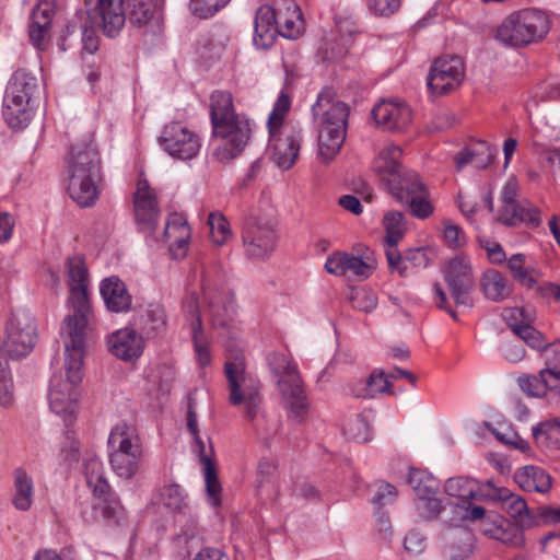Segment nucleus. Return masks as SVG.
<instances>
[{"mask_svg": "<svg viewBox=\"0 0 560 560\" xmlns=\"http://www.w3.org/2000/svg\"><path fill=\"white\" fill-rule=\"evenodd\" d=\"M69 304L72 313L65 319L61 334L65 342L66 378L52 376L49 406L67 427L74 422L79 402V384L83 378L85 336L92 307L89 296V271L84 258L79 255L67 260Z\"/></svg>", "mask_w": 560, "mask_h": 560, "instance_id": "1", "label": "nucleus"}, {"mask_svg": "<svg viewBox=\"0 0 560 560\" xmlns=\"http://www.w3.org/2000/svg\"><path fill=\"white\" fill-rule=\"evenodd\" d=\"M86 12H78L62 30L59 48L67 49V39L81 34L82 49L94 54L98 49V36L92 24L100 26L107 37H116L125 26L127 14L129 22L144 26L152 22L156 13L158 0H88Z\"/></svg>", "mask_w": 560, "mask_h": 560, "instance_id": "2", "label": "nucleus"}, {"mask_svg": "<svg viewBox=\"0 0 560 560\" xmlns=\"http://www.w3.org/2000/svg\"><path fill=\"white\" fill-rule=\"evenodd\" d=\"M210 102L213 135L222 139L213 156L220 163H229L247 145L252 133L250 122L245 115L235 112L231 93L214 91Z\"/></svg>", "mask_w": 560, "mask_h": 560, "instance_id": "3", "label": "nucleus"}, {"mask_svg": "<svg viewBox=\"0 0 560 560\" xmlns=\"http://www.w3.org/2000/svg\"><path fill=\"white\" fill-rule=\"evenodd\" d=\"M313 116L319 124L318 159L329 164L339 153L347 136L349 107L335 100L330 91L319 93L312 106Z\"/></svg>", "mask_w": 560, "mask_h": 560, "instance_id": "4", "label": "nucleus"}, {"mask_svg": "<svg viewBox=\"0 0 560 560\" xmlns=\"http://www.w3.org/2000/svg\"><path fill=\"white\" fill-rule=\"evenodd\" d=\"M224 374L229 385V402L232 406H245V415L254 419L261 402V384L257 377L246 372L243 352L228 347Z\"/></svg>", "mask_w": 560, "mask_h": 560, "instance_id": "5", "label": "nucleus"}, {"mask_svg": "<svg viewBox=\"0 0 560 560\" xmlns=\"http://www.w3.org/2000/svg\"><path fill=\"white\" fill-rule=\"evenodd\" d=\"M109 463L114 472L130 480L137 476L143 463V447L136 429L125 422L118 423L108 438Z\"/></svg>", "mask_w": 560, "mask_h": 560, "instance_id": "6", "label": "nucleus"}, {"mask_svg": "<svg viewBox=\"0 0 560 560\" xmlns=\"http://www.w3.org/2000/svg\"><path fill=\"white\" fill-rule=\"evenodd\" d=\"M549 31L547 16L538 10H522L505 18L495 39L506 47H524L544 38Z\"/></svg>", "mask_w": 560, "mask_h": 560, "instance_id": "7", "label": "nucleus"}, {"mask_svg": "<svg viewBox=\"0 0 560 560\" xmlns=\"http://www.w3.org/2000/svg\"><path fill=\"white\" fill-rule=\"evenodd\" d=\"M282 409L293 430L304 425L311 412V399L298 363L282 353Z\"/></svg>", "mask_w": 560, "mask_h": 560, "instance_id": "8", "label": "nucleus"}, {"mask_svg": "<svg viewBox=\"0 0 560 560\" xmlns=\"http://www.w3.org/2000/svg\"><path fill=\"white\" fill-rule=\"evenodd\" d=\"M37 338V329L31 313L18 310L11 313L5 324V335L0 352L11 359H21L31 353Z\"/></svg>", "mask_w": 560, "mask_h": 560, "instance_id": "9", "label": "nucleus"}, {"mask_svg": "<svg viewBox=\"0 0 560 560\" xmlns=\"http://www.w3.org/2000/svg\"><path fill=\"white\" fill-rule=\"evenodd\" d=\"M443 273L455 304L472 307L471 293L475 290V278L469 260L465 257H454L447 261Z\"/></svg>", "mask_w": 560, "mask_h": 560, "instance_id": "10", "label": "nucleus"}, {"mask_svg": "<svg viewBox=\"0 0 560 560\" xmlns=\"http://www.w3.org/2000/svg\"><path fill=\"white\" fill-rule=\"evenodd\" d=\"M159 141L165 152L182 161L196 158L201 148L199 136L178 121L165 125Z\"/></svg>", "mask_w": 560, "mask_h": 560, "instance_id": "11", "label": "nucleus"}, {"mask_svg": "<svg viewBox=\"0 0 560 560\" xmlns=\"http://www.w3.org/2000/svg\"><path fill=\"white\" fill-rule=\"evenodd\" d=\"M464 74V62L459 56L439 57L431 66L428 88L432 93L446 94L460 84Z\"/></svg>", "mask_w": 560, "mask_h": 560, "instance_id": "12", "label": "nucleus"}, {"mask_svg": "<svg viewBox=\"0 0 560 560\" xmlns=\"http://www.w3.org/2000/svg\"><path fill=\"white\" fill-rule=\"evenodd\" d=\"M135 218L139 229L152 233L159 222L160 209L155 191L145 179H139L133 194Z\"/></svg>", "mask_w": 560, "mask_h": 560, "instance_id": "13", "label": "nucleus"}, {"mask_svg": "<svg viewBox=\"0 0 560 560\" xmlns=\"http://www.w3.org/2000/svg\"><path fill=\"white\" fill-rule=\"evenodd\" d=\"M67 174L68 176L102 177L100 153L93 141L71 147Z\"/></svg>", "mask_w": 560, "mask_h": 560, "instance_id": "14", "label": "nucleus"}, {"mask_svg": "<svg viewBox=\"0 0 560 560\" xmlns=\"http://www.w3.org/2000/svg\"><path fill=\"white\" fill-rule=\"evenodd\" d=\"M55 14L54 0H39L30 14L28 37L37 50H45L49 44Z\"/></svg>", "mask_w": 560, "mask_h": 560, "instance_id": "15", "label": "nucleus"}, {"mask_svg": "<svg viewBox=\"0 0 560 560\" xmlns=\"http://www.w3.org/2000/svg\"><path fill=\"white\" fill-rule=\"evenodd\" d=\"M276 232L271 226L245 224L242 233L246 255L250 258L265 259L276 248Z\"/></svg>", "mask_w": 560, "mask_h": 560, "instance_id": "16", "label": "nucleus"}, {"mask_svg": "<svg viewBox=\"0 0 560 560\" xmlns=\"http://www.w3.org/2000/svg\"><path fill=\"white\" fill-rule=\"evenodd\" d=\"M371 115L375 124L386 131H404L412 120L411 109L407 104L388 101L376 104Z\"/></svg>", "mask_w": 560, "mask_h": 560, "instance_id": "17", "label": "nucleus"}, {"mask_svg": "<svg viewBox=\"0 0 560 560\" xmlns=\"http://www.w3.org/2000/svg\"><path fill=\"white\" fill-rule=\"evenodd\" d=\"M431 249L416 247L407 249L404 255L396 248L386 250V259L392 272L397 271L400 277H408L413 270L424 269L430 264Z\"/></svg>", "mask_w": 560, "mask_h": 560, "instance_id": "18", "label": "nucleus"}, {"mask_svg": "<svg viewBox=\"0 0 560 560\" xmlns=\"http://www.w3.org/2000/svg\"><path fill=\"white\" fill-rule=\"evenodd\" d=\"M210 320L215 328H229L235 314L234 298L229 290H203Z\"/></svg>", "mask_w": 560, "mask_h": 560, "instance_id": "19", "label": "nucleus"}, {"mask_svg": "<svg viewBox=\"0 0 560 560\" xmlns=\"http://www.w3.org/2000/svg\"><path fill=\"white\" fill-rule=\"evenodd\" d=\"M31 100L32 96L24 91H14L11 94L10 83H8L3 97V117L12 129H22L31 121Z\"/></svg>", "mask_w": 560, "mask_h": 560, "instance_id": "20", "label": "nucleus"}, {"mask_svg": "<svg viewBox=\"0 0 560 560\" xmlns=\"http://www.w3.org/2000/svg\"><path fill=\"white\" fill-rule=\"evenodd\" d=\"M280 35L276 9L264 4L259 7L254 21V45L260 49H269Z\"/></svg>", "mask_w": 560, "mask_h": 560, "instance_id": "21", "label": "nucleus"}, {"mask_svg": "<svg viewBox=\"0 0 560 560\" xmlns=\"http://www.w3.org/2000/svg\"><path fill=\"white\" fill-rule=\"evenodd\" d=\"M194 436V443L196 446V452L198 453L200 463L202 465L205 483H206V492H207V501L213 506L218 508L221 505V494H222V486L218 477V471L215 464L211 459V454L213 453L212 446L207 451L205 441L201 440L199 433Z\"/></svg>", "mask_w": 560, "mask_h": 560, "instance_id": "22", "label": "nucleus"}, {"mask_svg": "<svg viewBox=\"0 0 560 560\" xmlns=\"http://www.w3.org/2000/svg\"><path fill=\"white\" fill-rule=\"evenodd\" d=\"M190 235V228L183 214L175 212L168 215L163 237L173 257L180 258L186 255Z\"/></svg>", "mask_w": 560, "mask_h": 560, "instance_id": "23", "label": "nucleus"}, {"mask_svg": "<svg viewBox=\"0 0 560 560\" xmlns=\"http://www.w3.org/2000/svg\"><path fill=\"white\" fill-rule=\"evenodd\" d=\"M100 293L105 306L113 313H126L131 307L132 298L125 282L117 276L103 279Z\"/></svg>", "mask_w": 560, "mask_h": 560, "instance_id": "24", "label": "nucleus"}, {"mask_svg": "<svg viewBox=\"0 0 560 560\" xmlns=\"http://www.w3.org/2000/svg\"><path fill=\"white\" fill-rule=\"evenodd\" d=\"M108 347L115 357L124 361H132L142 354L144 341L137 331L125 328L109 337Z\"/></svg>", "mask_w": 560, "mask_h": 560, "instance_id": "25", "label": "nucleus"}, {"mask_svg": "<svg viewBox=\"0 0 560 560\" xmlns=\"http://www.w3.org/2000/svg\"><path fill=\"white\" fill-rule=\"evenodd\" d=\"M102 177L67 176V191L80 207H92L100 197Z\"/></svg>", "mask_w": 560, "mask_h": 560, "instance_id": "26", "label": "nucleus"}, {"mask_svg": "<svg viewBox=\"0 0 560 560\" xmlns=\"http://www.w3.org/2000/svg\"><path fill=\"white\" fill-rule=\"evenodd\" d=\"M402 151L397 145L384 148L373 163L374 171L387 187L406 168L400 163Z\"/></svg>", "mask_w": 560, "mask_h": 560, "instance_id": "27", "label": "nucleus"}, {"mask_svg": "<svg viewBox=\"0 0 560 560\" xmlns=\"http://www.w3.org/2000/svg\"><path fill=\"white\" fill-rule=\"evenodd\" d=\"M483 296L492 302H502L513 293V285L499 270L489 268L479 279Z\"/></svg>", "mask_w": 560, "mask_h": 560, "instance_id": "28", "label": "nucleus"}, {"mask_svg": "<svg viewBox=\"0 0 560 560\" xmlns=\"http://www.w3.org/2000/svg\"><path fill=\"white\" fill-rule=\"evenodd\" d=\"M498 221L508 226L526 223L532 228H537L541 223L540 211L537 208H525L518 202L502 203L499 210Z\"/></svg>", "mask_w": 560, "mask_h": 560, "instance_id": "29", "label": "nucleus"}, {"mask_svg": "<svg viewBox=\"0 0 560 560\" xmlns=\"http://www.w3.org/2000/svg\"><path fill=\"white\" fill-rule=\"evenodd\" d=\"M497 498L502 502L506 513L522 527H532L535 524V516L522 497L512 493L506 488H501L497 490Z\"/></svg>", "mask_w": 560, "mask_h": 560, "instance_id": "30", "label": "nucleus"}, {"mask_svg": "<svg viewBox=\"0 0 560 560\" xmlns=\"http://www.w3.org/2000/svg\"><path fill=\"white\" fill-rule=\"evenodd\" d=\"M386 188L401 203L428 190L420 176L411 170H405Z\"/></svg>", "mask_w": 560, "mask_h": 560, "instance_id": "31", "label": "nucleus"}, {"mask_svg": "<svg viewBox=\"0 0 560 560\" xmlns=\"http://www.w3.org/2000/svg\"><path fill=\"white\" fill-rule=\"evenodd\" d=\"M93 495L101 500L103 504V516L106 518H116L122 511V505L118 497L112 491L110 486L103 475V478H94L86 482Z\"/></svg>", "mask_w": 560, "mask_h": 560, "instance_id": "32", "label": "nucleus"}, {"mask_svg": "<svg viewBox=\"0 0 560 560\" xmlns=\"http://www.w3.org/2000/svg\"><path fill=\"white\" fill-rule=\"evenodd\" d=\"M515 482L525 491L545 493L551 488V477L537 466H524L514 474Z\"/></svg>", "mask_w": 560, "mask_h": 560, "instance_id": "33", "label": "nucleus"}, {"mask_svg": "<svg viewBox=\"0 0 560 560\" xmlns=\"http://www.w3.org/2000/svg\"><path fill=\"white\" fill-rule=\"evenodd\" d=\"M166 314L161 304L151 303L138 319V327L148 338L158 337L166 331Z\"/></svg>", "mask_w": 560, "mask_h": 560, "instance_id": "34", "label": "nucleus"}, {"mask_svg": "<svg viewBox=\"0 0 560 560\" xmlns=\"http://www.w3.org/2000/svg\"><path fill=\"white\" fill-rule=\"evenodd\" d=\"M520 388L532 397H544L548 392L560 394V385L552 382L542 370L537 375L523 374L517 378Z\"/></svg>", "mask_w": 560, "mask_h": 560, "instance_id": "35", "label": "nucleus"}, {"mask_svg": "<svg viewBox=\"0 0 560 560\" xmlns=\"http://www.w3.org/2000/svg\"><path fill=\"white\" fill-rule=\"evenodd\" d=\"M159 502L176 515H186L190 510L185 490L177 483L165 485L159 490Z\"/></svg>", "mask_w": 560, "mask_h": 560, "instance_id": "36", "label": "nucleus"}, {"mask_svg": "<svg viewBox=\"0 0 560 560\" xmlns=\"http://www.w3.org/2000/svg\"><path fill=\"white\" fill-rule=\"evenodd\" d=\"M285 16L282 23V38L298 39L305 32V21L300 7L293 0H282Z\"/></svg>", "mask_w": 560, "mask_h": 560, "instance_id": "37", "label": "nucleus"}, {"mask_svg": "<svg viewBox=\"0 0 560 560\" xmlns=\"http://www.w3.org/2000/svg\"><path fill=\"white\" fill-rule=\"evenodd\" d=\"M407 483L418 499L436 495L440 488L439 480L431 472L420 468H410Z\"/></svg>", "mask_w": 560, "mask_h": 560, "instance_id": "38", "label": "nucleus"}, {"mask_svg": "<svg viewBox=\"0 0 560 560\" xmlns=\"http://www.w3.org/2000/svg\"><path fill=\"white\" fill-rule=\"evenodd\" d=\"M34 485L32 478L23 470L14 471L13 505L20 511L30 510L33 503Z\"/></svg>", "mask_w": 560, "mask_h": 560, "instance_id": "39", "label": "nucleus"}, {"mask_svg": "<svg viewBox=\"0 0 560 560\" xmlns=\"http://www.w3.org/2000/svg\"><path fill=\"white\" fill-rule=\"evenodd\" d=\"M485 425L503 445L523 453H527L530 450L528 442L522 439L511 424L504 422H497L495 424L486 422Z\"/></svg>", "mask_w": 560, "mask_h": 560, "instance_id": "40", "label": "nucleus"}, {"mask_svg": "<svg viewBox=\"0 0 560 560\" xmlns=\"http://www.w3.org/2000/svg\"><path fill=\"white\" fill-rule=\"evenodd\" d=\"M478 489V482L468 477L448 478L444 485V491L446 494L462 499L465 502H469L477 498Z\"/></svg>", "mask_w": 560, "mask_h": 560, "instance_id": "41", "label": "nucleus"}, {"mask_svg": "<svg viewBox=\"0 0 560 560\" xmlns=\"http://www.w3.org/2000/svg\"><path fill=\"white\" fill-rule=\"evenodd\" d=\"M518 523L503 520L492 529V537L510 547H522L525 544L524 529Z\"/></svg>", "mask_w": 560, "mask_h": 560, "instance_id": "42", "label": "nucleus"}, {"mask_svg": "<svg viewBox=\"0 0 560 560\" xmlns=\"http://www.w3.org/2000/svg\"><path fill=\"white\" fill-rule=\"evenodd\" d=\"M383 222L386 231L385 242L388 248H396L407 230L405 215L399 211H388Z\"/></svg>", "mask_w": 560, "mask_h": 560, "instance_id": "43", "label": "nucleus"}, {"mask_svg": "<svg viewBox=\"0 0 560 560\" xmlns=\"http://www.w3.org/2000/svg\"><path fill=\"white\" fill-rule=\"evenodd\" d=\"M396 377L394 374L385 375L383 371H374L368 377L365 387L361 393H357L355 396L360 398H373L376 394H393L392 378Z\"/></svg>", "mask_w": 560, "mask_h": 560, "instance_id": "44", "label": "nucleus"}, {"mask_svg": "<svg viewBox=\"0 0 560 560\" xmlns=\"http://www.w3.org/2000/svg\"><path fill=\"white\" fill-rule=\"evenodd\" d=\"M372 411H363L351 419L345 427V433L359 443L371 440L372 430L370 421Z\"/></svg>", "mask_w": 560, "mask_h": 560, "instance_id": "45", "label": "nucleus"}, {"mask_svg": "<svg viewBox=\"0 0 560 560\" xmlns=\"http://www.w3.org/2000/svg\"><path fill=\"white\" fill-rule=\"evenodd\" d=\"M525 255L515 254L508 259V268L511 271L513 279L526 289H534L537 285V280L533 271L525 267Z\"/></svg>", "mask_w": 560, "mask_h": 560, "instance_id": "46", "label": "nucleus"}, {"mask_svg": "<svg viewBox=\"0 0 560 560\" xmlns=\"http://www.w3.org/2000/svg\"><path fill=\"white\" fill-rule=\"evenodd\" d=\"M348 52L343 38L331 37L324 38L318 47L317 54L324 62H337Z\"/></svg>", "mask_w": 560, "mask_h": 560, "instance_id": "47", "label": "nucleus"}, {"mask_svg": "<svg viewBox=\"0 0 560 560\" xmlns=\"http://www.w3.org/2000/svg\"><path fill=\"white\" fill-rule=\"evenodd\" d=\"M211 241L215 245H223L231 237L232 232L226 218L220 212H211L208 217Z\"/></svg>", "mask_w": 560, "mask_h": 560, "instance_id": "48", "label": "nucleus"}, {"mask_svg": "<svg viewBox=\"0 0 560 560\" xmlns=\"http://www.w3.org/2000/svg\"><path fill=\"white\" fill-rule=\"evenodd\" d=\"M267 126L271 137L267 154L275 165L280 167V154L277 152V145L273 144V141H277V133L280 130V95L275 101L272 110L268 117Z\"/></svg>", "mask_w": 560, "mask_h": 560, "instance_id": "49", "label": "nucleus"}, {"mask_svg": "<svg viewBox=\"0 0 560 560\" xmlns=\"http://www.w3.org/2000/svg\"><path fill=\"white\" fill-rule=\"evenodd\" d=\"M541 355L546 365L542 372L548 374L553 383L560 385V341L547 345Z\"/></svg>", "mask_w": 560, "mask_h": 560, "instance_id": "50", "label": "nucleus"}, {"mask_svg": "<svg viewBox=\"0 0 560 560\" xmlns=\"http://www.w3.org/2000/svg\"><path fill=\"white\" fill-rule=\"evenodd\" d=\"M302 144L301 130H292L285 136V151H282V171L290 170L298 161Z\"/></svg>", "mask_w": 560, "mask_h": 560, "instance_id": "51", "label": "nucleus"}, {"mask_svg": "<svg viewBox=\"0 0 560 560\" xmlns=\"http://www.w3.org/2000/svg\"><path fill=\"white\" fill-rule=\"evenodd\" d=\"M10 92L13 94L14 91L26 92L30 96H33L38 88L37 78L25 69H18L9 81Z\"/></svg>", "mask_w": 560, "mask_h": 560, "instance_id": "52", "label": "nucleus"}, {"mask_svg": "<svg viewBox=\"0 0 560 560\" xmlns=\"http://www.w3.org/2000/svg\"><path fill=\"white\" fill-rule=\"evenodd\" d=\"M533 436L539 444L551 441L560 445V423L557 420L539 422L533 428Z\"/></svg>", "mask_w": 560, "mask_h": 560, "instance_id": "53", "label": "nucleus"}, {"mask_svg": "<svg viewBox=\"0 0 560 560\" xmlns=\"http://www.w3.org/2000/svg\"><path fill=\"white\" fill-rule=\"evenodd\" d=\"M404 205L408 206L410 209V213L417 218L424 220L429 218L433 211L434 207L429 200V191L425 190L424 192L417 195L416 197H412L411 199L402 202Z\"/></svg>", "mask_w": 560, "mask_h": 560, "instance_id": "54", "label": "nucleus"}, {"mask_svg": "<svg viewBox=\"0 0 560 560\" xmlns=\"http://www.w3.org/2000/svg\"><path fill=\"white\" fill-rule=\"evenodd\" d=\"M417 511L424 521L436 518L443 510L442 501L435 495H427L417 501Z\"/></svg>", "mask_w": 560, "mask_h": 560, "instance_id": "55", "label": "nucleus"}, {"mask_svg": "<svg viewBox=\"0 0 560 560\" xmlns=\"http://www.w3.org/2000/svg\"><path fill=\"white\" fill-rule=\"evenodd\" d=\"M230 0H190V10L200 19H208L226 5Z\"/></svg>", "mask_w": 560, "mask_h": 560, "instance_id": "56", "label": "nucleus"}, {"mask_svg": "<svg viewBox=\"0 0 560 560\" xmlns=\"http://www.w3.org/2000/svg\"><path fill=\"white\" fill-rule=\"evenodd\" d=\"M476 160V167L486 168L493 163L497 150L491 148L487 141H477L470 147Z\"/></svg>", "mask_w": 560, "mask_h": 560, "instance_id": "57", "label": "nucleus"}, {"mask_svg": "<svg viewBox=\"0 0 560 560\" xmlns=\"http://www.w3.org/2000/svg\"><path fill=\"white\" fill-rule=\"evenodd\" d=\"M345 276L351 273L360 278H368L374 267L365 262L361 257L346 253Z\"/></svg>", "mask_w": 560, "mask_h": 560, "instance_id": "58", "label": "nucleus"}, {"mask_svg": "<svg viewBox=\"0 0 560 560\" xmlns=\"http://www.w3.org/2000/svg\"><path fill=\"white\" fill-rule=\"evenodd\" d=\"M349 301L353 308L365 313L372 312L377 305L376 296L365 291H352Z\"/></svg>", "mask_w": 560, "mask_h": 560, "instance_id": "59", "label": "nucleus"}, {"mask_svg": "<svg viewBox=\"0 0 560 560\" xmlns=\"http://www.w3.org/2000/svg\"><path fill=\"white\" fill-rule=\"evenodd\" d=\"M516 336L532 349L540 350L542 352L544 348L547 347V345L544 342L542 334L529 324L518 329Z\"/></svg>", "mask_w": 560, "mask_h": 560, "instance_id": "60", "label": "nucleus"}, {"mask_svg": "<svg viewBox=\"0 0 560 560\" xmlns=\"http://www.w3.org/2000/svg\"><path fill=\"white\" fill-rule=\"evenodd\" d=\"M502 317L515 335L518 332V329L525 327L528 324L526 323L527 317L525 316V312L522 308H504L502 312Z\"/></svg>", "mask_w": 560, "mask_h": 560, "instance_id": "61", "label": "nucleus"}, {"mask_svg": "<svg viewBox=\"0 0 560 560\" xmlns=\"http://www.w3.org/2000/svg\"><path fill=\"white\" fill-rule=\"evenodd\" d=\"M402 0H368L369 9L376 15L390 16L397 12Z\"/></svg>", "mask_w": 560, "mask_h": 560, "instance_id": "62", "label": "nucleus"}, {"mask_svg": "<svg viewBox=\"0 0 560 560\" xmlns=\"http://www.w3.org/2000/svg\"><path fill=\"white\" fill-rule=\"evenodd\" d=\"M444 240L452 248H460L466 244L464 231L456 224L447 223L444 228Z\"/></svg>", "mask_w": 560, "mask_h": 560, "instance_id": "63", "label": "nucleus"}, {"mask_svg": "<svg viewBox=\"0 0 560 560\" xmlns=\"http://www.w3.org/2000/svg\"><path fill=\"white\" fill-rule=\"evenodd\" d=\"M502 355L511 362H520L525 357V349L521 341H505L501 346Z\"/></svg>", "mask_w": 560, "mask_h": 560, "instance_id": "64", "label": "nucleus"}]
</instances>
